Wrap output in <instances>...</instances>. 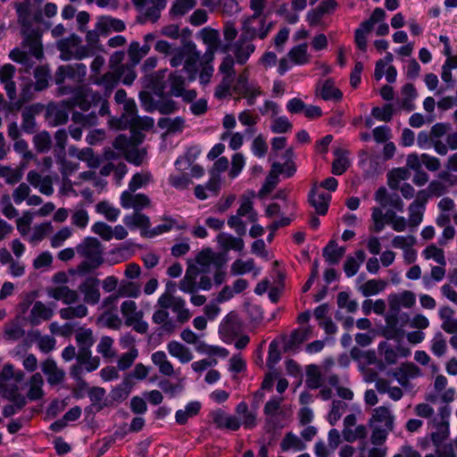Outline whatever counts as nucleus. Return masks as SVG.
Listing matches in <instances>:
<instances>
[{
	"label": "nucleus",
	"mask_w": 457,
	"mask_h": 457,
	"mask_svg": "<svg viewBox=\"0 0 457 457\" xmlns=\"http://www.w3.org/2000/svg\"><path fill=\"white\" fill-rule=\"evenodd\" d=\"M217 241L220 247L225 251L234 250L241 252L245 247L242 238L233 237L230 234L220 233L217 237Z\"/></svg>",
	"instance_id": "37"
},
{
	"label": "nucleus",
	"mask_w": 457,
	"mask_h": 457,
	"mask_svg": "<svg viewBox=\"0 0 457 457\" xmlns=\"http://www.w3.org/2000/svg\"><path fill=\"white\" fill-rule=\"evenodd\" d=\"M201 409L199 402H191L187 404L185 410H179L176 411L175 418L177 423L183 425L186 424L187 420L195 416Z\"/></svg>",
	"instance_id": "52"
},
{
	"label": "nucleus",
	"mask_w": 457,
	"mask_h": 457,
	"mask_svg": "<svg viewBox=\"0 0 457 457\" xmlns=\"http://www.w3.org/2000/svg\"><path fill=\"white\" fill-rule=\"evenodd\" d=\"M47 117L53 126H58L67 122L69 114L64 106L49 105L46 110Z\"/></svg>",
	"instance_id": "43"
},
{
	"label": "nucleus",
	"mask_w": 457,
	"mask_h": 457,
	"mask_svg": "<svg viewBox=\"0 0 457 457\" xmlns=\"http://www.w3.org/2000/svg\"><path fill=\"white\" fill-rule=\"evenodd\" d=\"M33 143L38 153H47L52 145L51 136L47 131L39 132L34 136Z\"/></svg>",
	"instance_id": "62"
},
{
	"label": "nucleus",
	"mask_w": 457,
	"mask_h": 457,
	"mask_svg": "<svg viewBox=\"0 0 457 457\" xmlns=\"http://www.w3.org/2000/svg\"><path fill=\"white\" fill-rule=\"evenodd\" d=\"M273 27L272 22L266 21V18L248 16L242 21L241 37L243 40L264 39Z\"/></svg>",
	"instance_id": "7"
},
{
	"label": "nucleus",
	"mask_w": 457,
	"mask_h": 457,
	"mask_svg": "<svg viewBox=\"0 0 457 457\" xmlns=\"http://www.w3.org/2000/svg\"><path fill=\"white\" fill-rule=\"evenodd\" d=\"M106 391L104 387L93 386L89 388L87 395L91 402L90 410L95 409L96 411H102L105 407L104 403Z\"/></svg>",
	"instance_id": "49"
},
{
	"label": "nucleus",
	"mask_w": 457,
	"mask_h": 457,
	"mask_svg": "<svg viewBox=\"0 0 457 457\" xmlns=\"http://www.w3.org/2000/svg\"><path fill=\"white\" fill-rule=\"evenodd\" d=\"M48 295L54 300L62 301L66 305L77 303L79 297L78 292L68 286L56 287L48 292Z\"/></svg>",
	"instance_id": "23"
},
{
	"label": "nucleus",
	"mask_w": 457,
	"mask_h": 457,
	"mask_svg": "<svg viewBox=\"0 0 457 457\" xmlns=\"http://www.w3.org/2000/svg\"><path fill=\"white\" fill-rule=\"evenodd\" d=\"M153 363L158 367L159 372L164 376H171L174 373V368L171 362L168 360L166 353L163 351H157L151 356Z\"/></svg>",
	"instance_id": "41"
},
{
	"label": "nucleus",
	"mask_w": 457,
	"mask_h": 457,
	"mask_svg": "<svg viewBox=\"0 0 457 457\" xmlns=\"http://www.w3.org/2000/svg\"><path fill=\"white\" fill-rule=\"evenodd\" d=\"M168 353L177 358L181 363H187L193 359L190 349L178 341H170L167 345Z\"/></svg>",
	"instance_id": "33"
},
{
	"label": "nucleus",
	"mask_w": 457,
	"mask_h": 457,
	"mask_svg": "<svg viewBox=\"0 0 457 457\" xmlns=\"http://www.w3.org/2000/svg\"><path fill=\"white\" fill-rule=\"evenodd\" d=\"M21 33L23 37L22 47L27 49L37 60L42 59L44 53L40 29L38 27L35 28L29 21L22 20Z\"/></svg>",
	"instance_id": "6"
},
{
	"label": "nucleus",
	"mask_w": 457,
	"mask_h": 457,
	"mask_svg": "<svg viewBox=\"0 0 457 457\" xmlns=\"http://www.w3.org/2000/svg\"><path fill=\"white\" fill-rule=\"evenodd\" d=\"M280 448L283 452H287L289 450L300 452L306 448V445L298 436L293 432H287L280 443Z\"/></svg>",
	"instance_id": "46"
},
{
	"label": "nucleus",
	"mask_w": 457,
	"mask_h": 457,
	"mask_svg": "<svg viewBox=\"0 0 457 457\" xmlns=\"http://www.w3.org/2000/svg\"><path fill=\"white\" fill-rule=\"evenodd\" d=\"M99 279L94 277L87 278L79 286V292L83 295L85 303L96 305L100 301Z\"/></svg>",
	"instance_id": "13"
},
{
	"label": "nucleus",
	"mask_w": 457,
	"mask_h": 457,
	"mask_svg": "<svg viewBox=\"0 0 457 457\" xmlns=\"http://www.w3.org/2000/svg\"><path fill=\"white\" fill-rule=\"evenodd\" d=\"M59 314L62 320L81 319L88 314V309L85 304L80 303L76 306L62 308L59 311Z\"/></svg>",
	"instance_id": "50"
},
{
	"label": "nucleus",
	"mask_w": 457,
	"mask_h": 457,
	"mask_svg": "<svg viewBox=\"0 0 457 457\" xmlns=\"http://www.w3.org/2000/svg\"><path fill=\"white\" fill-rule=\"evenodd\" d=\"M283 166L279 162H274L266 178L265 183L259 191L261 196L270 194L278 183V175L283 173Z\"/></svg>",
	"instance_id": "32"
},
{
	"label": "nucleus",
	"mask_w": 457,
	"mask_h": 457,
	"mask_svg": "<svg viewBox=\"0 0 457 457\" xmlns=\"http://www.w3.org/2000/svg\"><path fill=\"white\" fill-rule=\"evenodd\" d=\"M87 66L82 62L59 66L54 73V83L59 86V93L61 95L71 93V87L62 86L65 79H69L75 82H82L87 76Z\"/></svg>",
	"instance_id": "4"
},
{
	"label": "nucleus",
	"mask_w": 457,
	"mask_h": 457,
	"mask_svg": "<svg viewBox=\"0 0 457 457\" xmlns=\"http://www.w3.org/2000/svg\"><path fill=\"white\" fill-rule=\"evenodd\" d=\"M344 439L348 443H353L356 440L365 439L368 436V428L365 425H358L354 429H343Z\"/></svg>",
	"instance_id": "59"
},
{
	"label": "nucleus",
	"mask_w": 457,
	"mask_h": 457,
	"mask_svg": "<svg viewBox=\"0 0 457 457\" xmlns=\"http://www.w3.org/2000/svg\"><path fill=\"white\" fill-rule=\"evenodd\" d=\"M88 80L91 84L102 87L105 97H109L119 84V75L117 71H109L103 75L90 74Z\"/></svg>",
	"instance_id": "12"
},
{
	"label": "nucleus",
	"mask_w": 457,
	"mask_h": 457,
	"mask_svg": "<svg viewBox=\"0 0 457 457\" xmlns=\"http://www.w3.org/2000/svg\"><path fill=\"white\" fill-rule=\"evenodd\" d=\"M152 320L154 323L161 325L162 333L172 334L178 328L174 319L170 317L169 308L159 307L153 313Z\"/></svg>",
	"instance_id": "17"
},
{
	"label": "nucleus",
	"mask_w": 457,
	"mask_h": 457,
	"mask_svg": "<svg viewBox=\"0 0 457 457\" xmlns=\"http://www.w3.org/2000/svg\"><path fill=\"white\" fill-rule=\"evenodd\" d=\"M422 255L426 260H434L436 263L442 266H446V260L443 249L437 247L436 245H428L423 251Z\"/></svg>",
	"instance_id": "57"
},
{
	"label": "nucleus",
	"mask_w": 457,
	"mask_h": 457,
	"mask_svg": "<svg viewBox=\"0 0 457 457\" xmlns=\"http://www.w3.org/2000/svg\"><path fill=\"white\" fill-rule=\"evenodd\" d=\"M236 413L238 415L241 425L245 429H252L256 426V413L249 411L245 402L239 403L236 407Z\"/></svg>",
	"instance_id": "34"
},
{
	"label": "nucleus",
	"mask_w": 457,
	"mask_h": 457,
	"mask_svg": "<svg viewBox=\"0 0 457 457\" xmlns=\"http://www.w3.org/2000/svg\"><path fill=\"white\" fill-rule=\"evenodd\" d=\"M374 423H379L387 430H393L394 416L386 407H378L374 409L372 417L369 420L370 426H373Z\"/></svg>",
	"instance_id": "30"
},
{
	"label": "nucleus",
	"mask_w": 457,
	"mask_h": 457,
	"mask_svg": "<svg viewBox=\"0 0 457 457\" xmlns=\"http://www.w3.org/2000/svg\"><path fill=\"white\" fill-rule=\"evenodd\" d=\"M42 372L46 376L47 383L51 386L61 384L65 378V372L57 366L54 360L48 358L41 363Z\"/></svg>",
	"instance_id": "18"
},
{
	"label": "nucleus",
	"mask_w": 457,
	"mask_h": 457,
	"mask_svg": "<svg viewBox=\"0 0 457 457\" xmlns=\"http://www.w3.org/2000/svg\"><path fill=\"white\" fill-rule=\"evenodd\" d=\"M312 332V328L310 326L294 330L287 342V348H292L295 345H301L311 337Z\"/></svg>",
	"instance_id": "55"
},
{
	"label": "nucleus",
	"mask_w": 457,
	"mask_h": 457,
	"mask_svg": "<svg viewBox=\"0 0 457 457\" xmlns=\"http://www.w3.org/2000/svg\"><path fill=\"white\" fill-rule=\"evenodd\" d=\"M77 253L86 260L78 265V272L85 274L97 269L103 262V248L96 237H86L76 247Z\"/></svg>",
	"instance_id": "2"
},
{
	"label": "nucleus",
	"mask_w": 457,
	"mask_h": 457,
	"mask_svg": "<svg viewBox=\"0 0 457 457\" xmlns=\"http://www.w3.org/2000/svg\"><path fill=\"white\" fill-rule=\"evenodd\" d=\"M450 125L445 123H436L430 130L432 136V145L435 151L440 155H446L448 153L447 145L440 140V137L449 134Z\"/></svg>",
	"instance_id": "21"
},
{
	"label": "nucleus",
	"mask_w": 457,
	"mask_h": 457,
	"mask_svg": "<svg viewBox=\"0 0 457 457\" xmlns=\"http://www.w3.org/2000/svg\"><path fill=\"white\" fill-rule=\"evenodd\" d=\"M365 256L366 254L363 250L356 251L354 256H347L344 264V270L348 278L354 276L358 272L361 263L365 260Z\"/></svg>",
	"instance_id": "38"
},
{
	"label": "nucleus",
	"mask_w": 457,
	"mask_h": 457,
	"mask_svg": "<svg viewBox=\"0 0 457 457\" xmlns=\"http://www.w3.org/2000/svg\"><path fill=\"white\" fill-rule=\"evenodd\" d=\"M158 307H165L170 309L176 314L177 325H182L187 322L192 314L186 306V301L180 296L172 295L170 293H163L157 300Z\"/></svg>",
	"instance_id": "8"
},
{
	"label": "nucleus",
	"mask_w": 457,
	"mask_h": 457,
	"mask_svg": "<svg viewBox=\"0 0 457 457\" xmlns=\"http://www.w3.org/2000/svg\"><path fill=\"white\" fill-rule=\"evenodd\" d=\"M44 380L40 373L37 372L33 374L29 379V389L27 394V397L30 401H37L42 398L44 393L42 386Z\"/></svg>",
	"instance_id": "48"
},
{
	"label": "nucleus",
	"mask_w": 457,
	"mask_h": 457,
	"mask_svg": "<svg viewBox=\"0 0 457 457\" xmlns=\"http://www.w3.org/2000/svg\"><path fill=\"white\" fill-rule=\"evenodd\" d=\"M134 192L124 191L120 195V205L124 209H134L135 212H140L150 205V199L145 194H133Z\"/></svg>",
	"instance_id": "15"
},
{
	"label": "nucleus",
	"mask_w": 457,
	"mask_h": 457,
	"mask_svg": "<svg viewBox=\"0 0 457 457\" xmlns=\"http://www.w3.org/2000/svg\"><path fill=\"white\" fill-rule=\"evenodd\" d=\"M445 266L439 265L433 266L429 275L426 274L422 277V283L425 287H432L434 282H439L445 277Z\"/></svg>",
	"instance_id": "60"
},
{
	"label": "nucleus",
	"mask_w": 457,
	"mask_h": 457,
	"mask_svg": "<svg viewBox=\"0 0 457 457\" xmlns=\"http://www.w3.org/2000/svg\"><path fill=\"white\" fill-rule=\"evenodd\" d=\"M201 150L197 146L190 147L185 156H180L177 159L175 165L179 170H187L198 157Z\"/></svg>",
	"instance_id": "61"
},
{
	"label": "nucleus",
	"mask_w": 457,
	"mask_h": 457,
	"mask_svg": "<svg viewBox=\"0 0 457 457\" xmlns=\"http://www.w3.org/2000/svg\"><path fill=\"white\" fill-rule=\"evenodd\" d=\"M81 38L72 34L68 37L60 39L56 42V48L60 52L59 58L62 61L69 62L71 60H83L88 57L87 48L81 45Z\"/></svg>",
	"instance_id": "5"
},
{
	"label": "nucleus",
	"mask_w": 457,
	"mask_h": 457,
	"mask_svg": "<svg viewBox=\"0 0 457 457\" xmlns=\"http://www.w3.org/2000/svg\"><path fill=\"white\" fill-rule=\"evenodd\" d=\"M120 312L125 318L127 326H132L136 320H141L143 317V312L137 311V303L132 300H127L121 303Z\"/></svg>",
	"instance_id": "36"
},
{
	"label": "nucleus",
	"mask_w": 457,
	"mask_h": 457,
	"mask_svg": "<svg viewBox=\"0 0 457 457\" xmlns=\"http://www.w3.org/2000/svg\"><path fill=\"white\" fill-rule=\"evenodd\" d=\"M323 378L320 367L316 364H310L306 367L305 386L309 389H318L322 386Z\"/></svg>",
	"instance_id": "40"
},
{
	"label": "nucleus",
	"mask_w": 457,
	"mask_h": 457,
	"mask_svg": "<svg viewBox=\"0 0 457 457\" xmlns=\"http://www.w3.org/2000/svg\"><path fill=\"white\" fill-rule=\"evenodd\" d=\"M201 58V52L196 50L195 44H188L187 46V56L185 58L183 71L188 74V81L195 79L198 71V62Z\"/></svg>",
	"instance_id": "16"
},
{
	"label": "nucleus",
	"mask_w": 457,
	"mask_h": 457,
	"mask_svg": "<svg viewBox=\"0 0 457 457\" xmlns=\"http://www.w3.org/2000/svg\"><path fill=\"white\" fill-rule=\"evenodd\" d=\"M347 408V403L341 400H333L331 409L328 414V421L331 426H335L341 419L343 413Z\"/></svg>",
	"instance_id": "58"
},
{
	"label": "nucleus",
	"mask_w": 457,
	"mask_h": 457,
	"mask_svg": "<svg viewBox=\"0 0 457 457\" xmlns=\"http://www.w3.org/2000/svg\"><path fill=\"white\" fill-rule=\"evenodd\" d=\"M96 29L103 36H107L111 31H123L126 26L121 20L111 16H100L96 22Z\"/></svg>",
	"instance_id": "24"
},
{
	"label": "nucleus",
	"mask_w": 457,
	"mask_h": 457,
	"mask_svg": "<svg viewBox=\"0 0 457 457\" xmlns=\"http://www.w3.org/2000/svg\"><path fill=\"white\" fill-rule=\"evenodd\" d=\"M199 275L198 267L189 265L186 270L184 278L179 281V289L187 294H195L197 292V277Z\"/></svg>",
	"instance_id": "25"
},
{
	"label": "nucleus",
	"mask_w": 457,
	"mask_h": 457,
	"mask_svg": "<svg viewBox=\"0 0 457 457\" xmlns=\"http://www.w3.org/2000/svg\"><path fill=\"white\" fill-rule=\"evenodd\" d=\"M151 3L153 5L146 8L143 18H139L140 22L157 21L161 15V10L164 9L166 5V0H151Z\"/></svg>",
	"instance_id": "51"
},
{
	"label": "nucleus",
	"mask_w": 457,
	"mask_h": 457,
	"mask_svg": "<svg viewBox=\"0 0 457 457\" xmlns=\"http://www.w3.org/2000/svg\"><path fill=\"white\" fill-rule=\"evenodd\" d=\"M35 83L34 90L43 91L49 87V80L51 79L50 68L48 65L37 66L33 72Z\"/></svg>",
	"instance_id": "35"
},
{
	"label": "nucleus",
	"mask_w": 457,
	"mask_h": 457,
	"mask_svg": "<svg viewBox=\"0 0 457 457\" xmlns=\"http://www.w3.org/2000/svg\"><path fill=\"white\" fill-rule=\"evenodd\" d=\"M53 226L51 222H44L33 228L32 233L29 237L31 243H37L43 240L47 235L53 232Z\"/></svg>",
	"instance_id": "63"
},
{
	"label": "nucleus",
	"mask_w": 457,
	"mask_h": 457,
	"mask_svg": "<svg viewBox=\"0 0 457 457\" xmlns=\"http://www.w3.org/2000/svg\"><path fill=\"white\" fill-rule=\"evenodd\" d=\"M432 423L433 427L436 428V430L431 433L432 442L436 447L440 446V445L445 444V441L449 436L448 421L444 420L436 422V420H434Z\"/></svg>",
	"instance_id": "45"
},
{
	"label": "nucleus",
	"mask_w": 457,
	"mask_h": 457,
	"mask_svg": "<svg viewBox=\"0 0 457 457\" xmlns=\"http://www.w3.org/2000/svg\"><path fill=\"white\" fill-rule=\"evenodd\" d=\"M330 200L331 195L328 193L318 192L316 188H312L309 194V202L320 215L327 213Z\"/></svg>",
	"instance_id": "26"
},
{
	"label": "nucleus",
	"mask_w": 457,
	"mask_h": 457,
	"mask_svg": "<svg viewBox=\"0 0 457 457\" xmlns=\"http://www.w3.org/2000/svg\"><path fill=\"white\" fill-rule=\"evenodd\" d=\"M167 70H160L151 75L150 81L154 90L162 96L166 87H169V95L175 97H181L186 103H192L197 96L195 89H187V78L183 76V70H177L170 72L166 82H163Z\"/></svg>",
	"instance_id": "1"
},
{
	"label": "nucleus",
	"mask_w": 457,
	"mask_h": 457,
	"mask_svg": "<svg viewBox=\"0 0 457 457\" xmlns=\"http://www.w3.org/2000/svg\"><path fill=\"white\" fill-rule=\"evenodd\" d=\"M117 293L120 297L137 298L141 293V287L139 284L132 281L121 280L117 289Z\"/></svg>",
	"instance_id": "53"
},
{
	"label": "nucleus",
	"mask_w": 457,
	"mask_h": 457,
	"mask_svg": "<svg viewBox=\"0 0 457 457\" xmlns=\"http://www.w3.org/2000/svg\"><path fill=\"white\" fill-rule=\"evenodd\" d=\"M113 343L114 341L111 337H102L96 347L97 353L106 360L113 359L116 357V352L112 347Z\"/></svg>",
	"instance_id": "56"
},
{
	"label": "nucleus",
	"mask_w": 457,
	"mask_h": 457,
	"mask_svg": "<svg viewBox=\"0 0 457 457\" xmlns=\"http://www.w3.org/2000/svg\"><path fill=\"white\" fill-rule=\"evenodd\" d=\"M131 388L132 383L129 380V376H126L120 384L112 389L110 397L114 402L121 403L128 398Z\"/></svg>",
	"instance_id": "44"
},
{
	"label": "nucleus",
	"mask_w": 457,
	"mask_h": 457,
	"mask_svg": "<svg viewBox=\"0 0 457 457\" xmlns=\"http://www.w3.org/2000/svg\"><path fill=\"white\" fill-rule=\"evenodd\" d=\"M83 95L86 96V101L90 102L94 107H96L100 104L98 113L101 116H104L108 113L109 107L107 98L104 94L100 92L94 91L92 89H87Z\"/></svg>",
	"instance_id": "39"
},
{
	"label": "nucleus",
	"mask_w": 457,
	"mask_h": 457,
	"mask_svg": "<svg viewBox=\"0 0 457 457\" xmlns=\"http://www.w3.org/2000/svg\"><path fill=\"white\" fill-rule=\"evenodd\" d=\"M337 6L336 0H324L316 8L307 13V21L311 26L318 25L322 17L333 12Z\"/></svg>",
	"instance_id": "20"
},
{
	"label": "nucleus",
	"mask_w": 457,
	"mask_h": 457,
	"mask_svg": "<svg viewBox=\"0 0 457 457\" xmlns=\"http://www.w3.org/2000/svg\"><path fill=\"white\" fill-rule=\"evenodd\" d=\"M15 73L16 68L11 63H6L0 68V82L4 85L10 101H14L17 97L16 85L13 81Z\"/></svg>",
	"instance_id": "14"
},
{
	"label": "nucleus",
	"mask_w": 457,
	"mask_h": 457,
	"mask_svg": "<svg viewBox=\"0 0 457 457\" xmlns=\"http://www.w3.org/2000/svg\"><path fill=\"white\" fill-rule=\"evenodd\" d=\"M249 41L250 40H243L240 36L239 39L234 46V54L237 62L239 64H245L255 50V46Z\"/></svg>",
	"instance_id": "31"
},
{
	"label": "nucleus",
	"mask_w": 457,
	"mask_h": 457,
	"mask_svg": "<svg viewBox=\"0 0 457 457\" xmlns=\"http://www.w3.org/2000/svg\"><path fill=\"white\" fill-rule=\"evenodd\" d=\"M345 253V247L338 246L334 240H330L322 250V255L329 265L338 264Z\"/></svg>",
	"instance_id": "29"
},
{
	"label": "nucleus",
	"mask_w": 457,
	"mask_h": 457,
	"mask_svg": "<svg viewBox=\"0 0 457 457\" xmlns=\"http://www.w3.org/2000/svg\"><path fill=\"white\" fill-rule=\"evenodd\" d=\"M213 423L218 428H227L232 431L239 429L241 423L237 416L226 413L221 409H218L212 412Z\"/></svg>",
	"instance_id": "19"
},
{
	"label": "nucleus",
	"mask_w": 457,
	"mask_h": 457,
	"mask_svg": "<svg viewBox=\"0 0 457 457\" xmlns=\"http://www.w3.org/2000/svg\"><path fill=\"white\" fill-rule=\"evenodd\" d=\"M124 224L130 229L140 228V234L143 237V232L147 231L150 228V218L140 212H134L132 214L126 215L123 219Z\"/></svg>",
	"instance_id": "28"
},
{
	"label": "nucleus",
	"mask_w": 457,
	"mask_h": 457,
	"mask_svg": "<svg viewBox=\"0 0 457 457\" xmlns=\"http://www.w3.org/2000/svg\"><path fill=\"white\" fill-rule=\"evenodd\" d=\"M75 340L79 347L77 361L88 364V370H96L100 365V359L92 356L91 347L95 343L92 329L79 328L75 332Z\"/></svg>",
	"instance_id": "3"
},
{
	"label": "nucleus",
	"mask_w": 457,
	"mask_h": 457,
	"mask_svg": "<svg viewBox=\"0 0 457 457\" xmlns=\"http://www.w3.org/2000/svg\"><path fill=\"white\" fill-rule=\"evenodd\" d=\"M428 200V193L425 190H420L418 193L417 198L410 204L408 207V224L410 227L416 228L422 222Z\"/></svg>",
	"instance_id": "11"
},
{
	"label": "nucleus",
	"mask_w": 457,
	"mask_h": 457,
	"mask_svg": "<svg viewBox=\"0 0 457 457\" xmlns=\"http://www.w3.org/2000/svg\"><path fill=\"white\" fill-rule=\"evenodd\" d=\"M396 217L395 212L391 209L384 213L381 208L374 207L371 213L373 229L376 232H380L384 229L386 223L391 225V220H395L394 218Z\"/></svg>",
	"instance_id": "27"
},
{
	"label": "nucleus",
	"mask_w": 457,
	"mask_h": 457,
	"mask_svg": "<svg viewBox=\"0 0 457 457\" xmlns=\"http://www.w3.org/2000/svg\"><path fill=\"white\" fill-rule=\"evenodd\" d=\"M101 32L96 29V25L95 29L92 30H88L86 33V45H83L84 47L87 48L88 52V57L94 56L96 51H103V46L100 44V37Z\"/></svg>",
	"instance_id": "47"
},
{
	"label": "nucleus",
	"mask_w": 457,
	"mask_h": 457,
	"mask_svg": "<svg viewBox=\"0 0 457 457\" xmlns=\"http://www.w3.org/2000/svg\"><path fill=\"white\" fill-rule=\"evenodd\" d=\"M320 96L325 101L339 102L343 97V93L335 87L331 79H327L320 88Z\"/></svg>",
	"instance_id": "42"
},
{
	"label": "nucleus",
	"mask_w": 457,
	"mask_h": 457,
	"mask_svg": "<svg viewBox=\"0 0 457 457\" xmlns=\"http://www.w3.org/2000/svg\"><path fill=\"white\" fill-rule=\"evenodd\" d=\"M288 57L290 60L297 65H303L310 61V56L307 53V44H301L296 46H294L288 52Z\"/></svg>",
	"instance_id": "54"
},
{
	"label": "nucleus",
	"mask_w": 457,
	"mask_h": 457,
	"mask_svg": "<svg viewBox=\"0 0 457 457\" xmlns=\"http://www.w3.org/2000/svg\"><path fill=\"white\" fill-rule=\"evenodd\" d=\"M0 211L4 216L12 220L18 216L19 212L13 206L11 196L8 194H4L0 198Z\"/></svg>",
	"instance_id": "64"
},
{
	"label": "nucleus",
	"mask_w": 457,
	"mask_h": 457,
	"mask_svg": "<svg viewBox=\"0 0 457 457\" xmlns=\"http://www.w3.org/2000/svg\"><path fill=\"white\" fill-rule=\"evenodd\" d=\"M1 387L4 396L13 403L4 407L3 415L4 417L15 414L17 411L21 410L27 404L26 397L19 393V388L16 385L5 383L2 384Z\"/></svg>",
	"instance_id": "10"
},
{
	"label": "nucleus",
	"mask_w": 457,
	"mask_h": 457,
	"mask_svg": "<svg viewBox=\"0 0 457 457\" xmlns=\"http://www.w3.org/2000/svg\"><path fill=\"white\" fill-rule=\"evenodd\" d=\"M195 262L199 265V273L209 272L211 268H223L227 262L225 253H214L211 248L203 249L195 256Z\"/></svg>",
	"instance_id": "9"
},
{
	"label": "nucleus",
	"mask_w": 457,
	"mask_h": 457,
	"mask_svg": "<svg viewBox=\"0 0 457 457\" xmlns=\"http://www.w3.org/2000/svg\"><path fill=\"white\" fill-rule=\"evenodd\" d=\"M54 315V311L51 307L46 305L41 301H37L29 312V321L32 326H37L42 321L49 320Z\"/></svg>",
	"instance_id": "22"
}]
</instances>
